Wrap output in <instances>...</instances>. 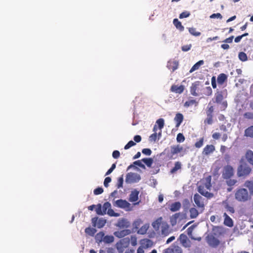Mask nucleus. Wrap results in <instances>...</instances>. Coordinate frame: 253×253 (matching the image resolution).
Returning <instances> with one entry per match:
<instances>
[{
	"instance_id": "nucleus-37",
	"label": "nucleus",
	"mask_w": 253,
	"mask_h": 253,
	"mask_svg": "<svg viewBox=\"0 0 253 253\" xmlns=\"http://www.w3.org/2000/svg\"><path fill=\"white\" fill-rule=\"evenodd\" d=\"M245 136L252 138L253 137V126H250L245 129Z\"/></svg>"
},
{
	"instance_id": "nucleus-60",
	"label": "nucleus",
	"mask_w": 253,
	"mask_h": 253,
	"mask_svg": "<svg viewBox=\"0 0 253 253\" xmlns=\"http://www.w3.org/2000/svg\"><path fill=\"white\" fill-rule=\"evenodd\" d=\"M213 116H207V118L205 120V123L208 125H211L212 123Z\"/></svg>"
},
{
	"instance_id": "nucleus-13",
	"label": "nucleus",
	"mask_w": 253,
	"mask_h": 253,
	"mask_svg": "<svg viewBox=\"0 0 253 253\" xmlns=\"http://www.w3.org/2000/svg\"><path fill=\"white\" fill-rule=\"evenodd\" d=\"M179 240L181 245L185 248L190 247L191 246V243L190 240L188 239L187 236L184 234H181L179 237Z\"/></svg>"
},
{
	"instance_id": "nucleus-33",
	"label": "nucleus",
	"mask_w": 253,
	"mask_h": 253,
	"mask_svg": "<svg viewBox=\"0 0 253 253\" xmlns=\"http://www.w3.org/2000/svg\"><path fill=\"white\" fill-rule=\"evenodd\" d=\"M244 186L248 188L249 190V193L251 196H253V181L247 180L244 183Z\"/></svg>"
},
{
	"instance_id": "nucleus-14",
	"label": "nucleus",
	"mask_w": 253,
	"mask_h": 253,
	"mask_svg": "<svg viewBox=\"0 0 253 253\" xmlns=\"http://www.w3.org/2000/svg\"><path fill=\"white\" fill-rule=\"evenodd\" d=\"M194 201L198 208H204V204L203 201V198L198 194L197 193L194 195Z\"/></svg>"
},
{
	"instance_id": "nucleus-63",
	"label": "nucleus",
	"mask_w": 253,
	"mask_h": 253,
	"mask_svg": "<svg viewBox=\"0 0 253 253\" xmlns=\"http://www.w3.org/2000/svg\"><path fill=\"white\" fill-rule=\"evenodd\" d=\"M244 116L247 119H253V113L252 112H246Z\"/></svg>"
},
{
	"instance_id": "nucleus-4",
	"label": "nucleus",
	"mask_w": 253,
	"mask_h": 253,
	"mask_svg": "<svg viewBox=\"0 0 253 253\" xmlns=\"http://www.w3.org/2000/svg\"><path fill=\"white\" fill-rule=\"evenodd\" d=\"M213 103L220 105V109L221 111H224L227 107V102L224 100L223 95L222 91H217L215 94L214 98L212 99Z\"/></svg>"
},
{
	"instance_id": "nucleus-56",
	"label": "nucleus",
	"mask_w": 253,
	"mask_h": 253,
	"mask_svg": "<svg viewBox=\"0 0 253 253\" xmlns=\"http://www.w3.org/2000/svg\"><path fill=\"white\" fill-rule=\"evenodd\" d=\"M214 108L213 106H208L206 111L207 116H213Z\"/></svg>"
},
{
	"instance_id": "nucleus-21",
	"label": "nucleus",
	"mask_w": 253,
	"mask_h": 253,
	"mask_svg": "<svg viewBox=\"0 0 253 253\" xmlns=\"http://www.w3.org/2000/svg\"><path fill=\"white\" fill-rule=\"evenodd\" d=\"M181 207V204L179 202H175L169 205V209L171 212H175L179 211Z\"/></svg>"
},
{
	"instance_id": "nucleus-34",
	"label": "nucleus",
	"mask_w": 253,
	"mask_h": 253,
	"mask_svg": "<svg viewBox=\"0 0 253 253\" xmlns=\"http://www.w3.org/2000/svg\"><path fill=\"white\" fill-rule=\"evenodd\" d=\"M204 63V61L203 60H200L195 63L189 71L190 73H192L194 71L198 70L201 65H203Z\"/></svg>"
},
{
	"instance_id": "nucleus-15",
	"label": "nucleus",
	"mask_w": 253,
	"mask_h": 253,
	"mask_svg": "<svg viewBox=\"0 0 253 253\" xmlns=\"http://www.w3.org/2000/svg\"><path fill=\"white\" fill-rule=\"evenodd\" d=\"M208 242L210 246L213 247H217L220 243L219 240L212 235L208 237Z\"/></svg>"
},
{
	"instance_id": "nucleus-20",
	"label": "nucleus",
	"mask_w": 253,
	"mask_h": 253,
	"mask_svg": "<svg viewBox=\"0 0 253 253\" xmlns=\"http://www.w3.org/2000/svg\"><path fill=\"white\" fill-rule=\"evenodd\" d=\"M215 150V147L213 145H207L203 149L202 154L204 155L208 156L213 153Z\"/></svg>"
},
{
	"instance_id": "nucleus-32",
	"label": "nucleus",
	"mask_w": 253,
	"mask_h": 253,
	"mask_svg": "<svg viewBox=\"0 0 253 253\" xmlns=\"http://www.w3.org/2000/svg\"><path fill=\"white\" fill-rule=\"evenodd\" d=\"M180 216L181 213L180 212H178L172 215L170 217V223L172 226H174L176 224L177 219L180 217Z\"/></svg>"
},
{
	"instance_id": "nucleus-42",
	"label": "nucleus",
	"mask_w": 253,
	"mask_h": 253,
	"mask_svg": "<svg viewBox=\"0 0 253 253\" xmlns=\"http://www.w3.org/2000/svg\"><path fill=\"white\" fill-rule=\"evenodd\" d=\"M141 161L144 162L145 165L148 167H151L152 164L153 163V160L152 158H143L141 160Z\"/></svg>"
},
{
	"instance_id": "nucleus-47",
	"label": "nucleus",
	"mask_w": 253,
	"mask_h": 253,
	"mask_svg": "<svg viewBox=\"0 0 253 253\" xmlns=\"http://www.w3.org/2000/svg\"><path fill=\"white\" fill-rule=\"evenodd\" d=\"M124 183V176L123 175H122L120 177H119L118 179V181L117 183V187L119 189L120 188L123 187Z\"/></svg>"
},
{
	"instance_id": "nucleus-50",
	"label": "nucleus",
	"mask_w": 253,
	"mask_h": 253,
	"mask_svg": "<svg viewBox=\"0 0 253 253\" xmlns=\"http://www.w3.org/2000/svg\"><path fill=\"white\" fill-rule=\"evenodd\" d=\"M197 104V102L195 99H190L186 101L184 104V106L185 107H188L190 106Z\"/></svg>"
},
{
	"instance_id": "nucleus-26",
	"label": "nucleus",
	"mask_w": 253,
	"mask_h": 253,
	"mask_svg": "<svg viewBox=\"0 0 253 253\" xmlns=\"http://www.w3.org/2000/svg\"><path fill=\"white\" fill-rule=\"evenodd\" d=\"M183 116L181 113H178L175 115L174 121L176 123V127H178L183 121Z\"/></svg>"
},
{
	"instance_id": "nucleus-18",
	"label": "nucleus",
	"mask_w": 253,
	"mask_h": 253,
	"mask_svg": "<svg viewBox=\"0 0 253 253\" xmlns=\"http://www.w3.org/2000/svg\"><path fill=\"white\" fill-rule=\"evenodd\" d=\"M159 128V131L158 132V139L162 136V129L164 127L165 125L164 120L162 118L159 119L157 120L156 124Z\"/></svg>"
},
{
	"instance_id": "nucleus-35",
	"label": "nucleus",
	"mask_w": 253,
	"mask_h": 253,
	"mask_svg": "<svg viewBox=\"0 0 253 253\" xmlns=\"http://www.w3.org/2000/svg\"><path fill=\"white\" fill-rule=\"evenodd\" d=\"M105 234L103 232H100L97 233L95 236V239L97 243H101L103 241Z\"/></svg>"
},
{
	"instance_id": "nucleus-25",
	"label": "nucleus",
	"mask_w": 253,
	"mask_h": 253,
	"mask_svg": "<svg viewBox=\"0 0 253 253\" xmlns=\"http://www.w3.org/2000/svg\"><path fill=\"white\" fill-rule=\"evenodd\" d=\"M224 233V228L221 226H216L213 228L212 235L219 237Z\"/></svg>"
},
{
	"instance_id": "nucleus-12",
	"label": "nucleus",
	"mask_w": 253,
	"mask_h": 253,
	"mask_svg": "<svg viewBox=\"0 0 253 253\" xmlns=\"http://www.w3.org/2000/svg\"><path fill=\"white\" fill-rule=\"evenodd\" d=\"M163 253H182V251L178 246L172 245L169 248L164 250Z\"/></svg>"
},
{
	"instance_id": "nucleus-9",
	"label": "nucleus",
	"mask_w": 253,
	"mask_h": 253,
	"mask_svg": "<svg viewBox=\"0 0 253 253\" xmlns=\"http://www.w3.org/2000/svg\"><path fill=\"white\" fill-rule=\"evenodd\" d=\"M234 171L233 167L230 165L225 166L223 169L222 176L223 179L230 178L234 175Z\"/></svg>"
},
{
	"instance_id": "nucleus-17",
	"label": "nucleus",
	"mask_w": 253,
	"mask_h": 253,
	"mask_svg": "<svg viewBox=\"0 0 253 253\" xmlns=\"http://www.w3.org/2000/svg\"><path fill=\"white\" fill-rule=\"evenodd\" d=\"M140 246L144 249L152 247L153 245V242L148 239H142L140 241Z\"/></svg>"
},
{
	"instance_id": "nucleus-52",
	"label": "nucleus",
	"mask_w": 253,
	"mask_h": 253,
	"mask_svg": "<svg viewBox=\"0 0 253 253\" xmlns=\"http://www.w3.org/2000/svg\"><path fill=\"white\" fill-rule=\"evenodd\" d=\"M96 208L95 210L96 212L98 215H104L103 210H102V207L100 204H98L96 206Z\"/></svg>"
},
{
	"instance_id": "nucleus-55",
	"label": "nucleus",
	"mask_w": 253,
	"mask_h": 253,
	"mask_svg": "<svg viewBox=\"0 0 253 253\" xmlns=\"http://www.w3.org/2000/svg\"><path fill=\"white\" fill-rule=\"evenodd\" d=\"M129 239L131 246H135L137 245V238L135 236H131Z\"/></svg>"
},
{
	"instance_id": "nucleus-29",
	"label": "nucleus",
	"mask_w": 253,
	"mask_h": 253,
	"mask_svg": "<svg viewBox=\"0 0 253 253\" xmlns=\"http://www.w3.org/2000/svg\"><path fill=\"white\" fill-rule=\"evenodd\" d=\"M158 127L156 125H155L153 129V131L154 132L149 136V141L151 142H155L157 138L158 137V133H157Z\"/></svg>"
},
{
	"instance_id": "nucleus-8",
	"label": "nucleus",
	"mask_w": 253,
	"mask_h": 253,
	"mask_svg": "<svg viewBox=\"0 0 253 253\" xmlns=\"http://www.w3.org/2000/svg\"><path fill=\"white\" fill-rule=\"evenodd\" d=\"M251 171V168L247 164L241 165L237 169V175L239 177H245L249 175Z\"/></svg>"
},
{
	"instance_id": "nucleus-46",
	"label": "nucleus",
	"mask_w": 253,
	"mask_h": 253,
	"mask_svg": "<svg viewBox=\"0 0 253 253\" xmlns=\"http://www.w3.org/2000/svg\"><path fill=\"white\" fill-rule=\"evenodd\" d=\"M238 57L239 59L243 62L246 61L248 60L247 54L244 52H240L239 53Z\"/></svg>"
},
{
	"instance_id": "nucleus-19",
	"label": "nucleus",
	"mask_w": 253,
	"mask_h": 253,
	"mask_svg": "<svg viewBox=\"0 0 253 253\" xmlns=\"http://www.w3.org/2000/svg\"><path fill=\"white\" fill-rule=\"evenodd\" d=\"M178 62L174 60H170L167 63V67L172 72L176 70L178 66Z\"/></svg>"
},
{
	"instance_id": "nucleus-24",
	"label": "nucleus",
	"mask_w": 253,
	"mask_h": 253,
	"mask_svg": "<svg viewBox=\"0 0 253 253\" xmlns=\"http://www.w3.org/2000/svg\"><path fill=\"white\" fill-rule=\"evenodd\" d=\"M139 191L136 189L132 191L131 192L130 194L129 195V197L128 200L130 202H135L138 200V195Z\"/></svg>"
},
{
	"instance_id": "nucleus-3",
	"label": "nucleus",
	"mask_w": 253,
	"mask_h": 253,
	"mask_svg": "<svg viewBox=\"0 0 253 253\" xmlns=\"http://www.w3.org/2000/svg\"><path fill=\"white\" fill-rule=\"evenodd\" d=\"M170 148V150L168 148L165 149L162 153L163 154H166L169 160L173 159L174 155L182 152L183 150V147L179 144L172 145Z\"/></svg>"
},
{
	"instance_id": "nucleus-23",
	"label": "nucleus",
	"mask_w": 253,
	"mask_h": 253,
	"mask_svg": "<svg viewBox=\"0 0 253 253\" xmlns=\"http://www.w3.org/2000/svg\"><path fill=\"white\" fill-rule=\"evenodd\" d=\"M223 217H224L223 224L229 227H232L233 226V221L232 218L229 217L226 213H224Z\"/></svg>"
},
{
	"instance_id": "nucleus-5",
	"label": "nucleus",
	"mask_w": 253,
	"mask_h": 253,
	"mask_svg": "<svg viewBox=\"0 0 253 253\" xmlns=\"http://www.w3.org/2000/svg\"><path fill=\"white\" fill-rule=\"evenodd\" d=\"M204 89V84L200 81H196L192 83L190 87L191 94L194 96L202 95Z\"/></svg>"
},
{
	"instance_id": "nucleus-41",
	"label": "nucleus",
	"mask_w": 253,
	"mask_h": 253,
	"mask_svg": "<svg viewBox=\"0 0 253 253\" xmlns=\"http://www.w3.org/2000/svg\"><path fill=\"white\" fill-rule=\"evenodd\" d=\"M212 91L211 88L210 86L204 87V89L203 90L202 95L204 94L207 96L211 95L212 94Z\"/></svg>"
},
{
	"instance_id": "nucleus-64",
	"label": "nucleus",
	"mask_w": 253,
	"mask_h": 253,
	"mask_svg": "<svg viewBox=\"0 0 253 253\" xmlns=\"http://www.w3.org/2000/svg\"><path fill=\"white\" fill-rule=\"evenodd\" d=\"M111 181V178L110 177H106L104 181V185L105 187H108V184Z\"/></svg>"
},
{
	"instance_id": "nucleus-61",
	"label": "nucleus",
	"mask_w": 253,
	"mask_h": 253,
	"mask_svg": "<svg viewBox=\"0 0 253 253\" xmlns=\"http://www.w3.org/2000/svg\"><path fill=\"white\" fill-rule=\"evenodd\" d=\"M225 209L227 210V211L229 212L230 213H233L235 212L234 209L233 207L230 206L228 204H227L225 206Z\"/></svg>"
},
{
	"instance_id": "nucleus-27",
	"label": "nucleus",
	"mask_w": 253,
	"mask_h": 253,
	"mask_svg": "<svg viewBox=\"0 0 253 253\" xmlns=\"http://www.w3.org/2000/svg\"><path fill=\"white\" fill-rule=\"evenodd\" d=\"M116 225L120 228H127L129 226V224L126 219L122 218L118 221Z\"/></svg>"
},
{
	"instance_id": "nucleus-7",
	"label": "nucleus",
	"mask_w": 253,
	"mask_h": 253,
	"mask_svg": "<svg viewBox=\"0 0 253 253\" xmlns=\"http://www.w3.org/2000/svg\"><path fill=\"white\" fill-rule=\"evenodd\" d=\"M114 205L118 208L123 209L127 211H131L133 210V206L125 200H118L115 202Z\"/></svg>"
},
{
	"instance_id": "nucleus-22",
	"label": "nucleus",
	"mask_w": 253,
	"mask_h": 253,
	"mask_svg": "<svg viewBox=\"0 0 253 253\" xmlns=\"http://www.w3.org/2000/svg\"><path fill=\"white\" fill-rule=\"evenodd\" d=\"M184 89V87L183 85H178L175 84H173L171 85L170 87V91L173 92H175L176 93L181 94L182 93Z\"/></svg>"
},
{
	"instance_id": "nucleus-51",
	"label": "nucleus",
	"mask_w": 253,
	"mask_h": 253,
	"mask_svg": "<svg viewBox=\"0 0 253 253\" xmlns=\"http://www.w3.org/2000/svg\"><path fill=\"white\" fill-rule=\"evenodd\" d=\"M204 141V137L201 138L199 140V141H197L195 143V145H194L195 147L197 148H201L203 145Z\"/></svg>"
},
{
	"instance_id": "nucleus-57",
	"label": "nucleus",
	"mask_w": 253,
	"mask_h": 253,
	"mask_svg": "<svg viewBox=\"0 0 253 253\" xmlns=\"http://www.w3.org/2000/svg\"><path fill=\"white\" fill-rule=\"evenodd\" d=\"M135 142H134L132 140H130L125 146L124 149L127 150L130 148V147L135 145Z\"/></svg>"
},
{
	"instance_id": "nucleus-6",
	"label": "nucleus",
	"mask_w": 253,
	"mask_h": 253,
	"mask_svg": "<svg viewBox=\"0 0 253 253\" xmlns=\"http://www.w3.org/2000/svg\"><path fill=\"white\" fill-rule=\"evenodd\" d=\"M130 239L128 237L124 238L117 242L116 247L119 253H123L125 249L128 247Z\"/></svg>"
},
{
	"instance_id": "nucleus-39",
	"label": "nucleus",
	"mask_w": 253,
	"mask_h": 253,
	"mask_svg": "<svg viewBox=\"0 0 253 253\" xmlns=\"http://www.w3.org/2000/svg\"><path fill=\"white\" fill-rule=\"evenodd\" d=\"M181 169V164L180 162H176L175 163L174 167L171 169L170 172L171 173H174L176 172L177 170Z\"/></svg>"
},
{
	"instance_id": "nucleus-1",
	"label": "nucleus",
	"mask_w": 253,
	"mask_h": 253,
	"mask_svg": "<svg viewBox=\"0 0 253 253\" xmlns=\"http://www.w3.org/2000/svg\"><path fill=\"white\" fill-rule=\"evenodd\" d=\"M211 177L209 175L203 179V182L198 186V192L203 196L210 198L213 197V195L208 191L210 190L211 184Z\"/></svg>"
},
{
	"instance_id": "nucleus-48",
	"label": "nucleus",
	"mask_w": 253,
	"mask_h": 253,
	"mask_svg": "<svg viewBox=\"0 0 253 253\" xmlns=\"http://www.w3.org/2000/svg\"><path fill=\"white\" fill-rule=\"evenodd\" d=\"M114 240V238L113 236H105L103 242L105 243H111Z\"/></svg>"
},
{
	"instance_id": "nucleus-44",
	"label": "nucleus",
	"mask_w": 253,
	"mask_h": 253,
	"mask_svg": "<svg viewBox=\"0 0 253 253\" xmlns=\"http://www.w3.org/2000/svg\"><path fill=\"white\" fill-rule=\"evenodd\" d=\"M148 226L146 225H143L138 231L137 233L141 235L146 233Z\"/></svg>"
},
{
	"instance_id": "nucleus-59",
	"label": "nucleus",
	"mask_w": 253,
	"mask_h": 253,
	"mask_svg": "<svg viewBox=\"0 0 253 253\" xmlns=\"http://www.w3.org/2000/svg\"><path fill=\"white\" fill-rule=\"evenodd\" d=\"M190 15V13L188 11H184L182 12L180 15H179V18L182 19L184 18H187L189 17Z\"/></svg>"
},
{
	"instance_id": "nucleus-49",
	"label": "nucleus",
	"mask_w": 253,
	"mask_h": 253,
	"mask_svg": "<svg viewBox=\"0 0 253 253\" xmlns=\"http://www.w3.org/2000/svg\"><path fill=\"white\" fill-rule=\"evenodd\" d=\"M107 214L110 216L114 217H118L120 215L119 213L115 212L111 208L107 211Z\"/></svg>"
},
{
	"instance_id": "nucleus-43",
	"label": "nucleus",
	"mask_w": 253,
	"mask_h": 253,
	"mask_svg": "<svg viewBox=\"0 0 253 253\" xmlns=\"http://www.w3.org/2000/svg\"><path fill=\"white\" fill-rule=\"evenodd\" d=\"M188 31L192 35L196 37L199 36L201 34L200 32L197 31L196 28H189Z\"/></svg>"
},
{
	"instance_id": "nucleus-2",
	"label": "nucleus",
	"mask_w": 253,
	"mask_h": 253,
	"mask_svg": "<svg viewBox=\"0 0 253 253\" xmlns=\"http://www.w3.org/2000/svg\"><path fill=\"white\" fill-rule=\"evenodd\" d=\"M235 198L238 202H245L250 200L252 196L246 189L241 188L237 189L235 193Z\"/></svg>"
},
{
	"instance_id": "nucleus-40",
	"label": "nucleus",
	"mask_w": 253,
	"mask_h": 253,
	"mask_svg": "<svg viewBox=\"0 0 253 253\" xmlns=\"http://www.w3.org/2000/svg\"><path fill=\"white\" fill-rule=\"evenodd\" d=\"M190 216L191 218H196L199 214L198 210L195 208H192L189 210Z\"/></svg>"
},
{
	"instance_id": "nucleus-58",
	"label": "nucleus",
	"mask_w": 253,
	"mask_h": 253,
	"mask_svg": "<svg viewBox=\"0 0 253 253\" xmlns=\"http://www.w3.org/2000/svg\"><path fill=\"white\" fill-rule=\"evenodd\" d=\"M103 189L102 187H98L93 191L94 195H97L102 194L103 192Z\"/></svg>"
},
{
	"instance_id": "nucleus-36",
	"label": "nucleus",
	"mask_w": 253,
	"mask_h": 253,
	"mask_svg": "<svg viewBox=\"0 0 253 253\" xmlns=\"http://www.w3.org/2000/svg\"><path fill=\"white\" fill-rule=\"evenodd\" d=\"M173 23L176 28L179 30L180 31H183L184 30V26H182L181 23L177 19H174Z\"/></svg>"
},
{
	"instance_id": "nucleus-30",
	"label": "nucleus",
	"mask_w": 253,
	"mask_h": 253,
	"mask_svg": "<svg viewBox=\"0 0 253 253\" xmlns=\"http://www.w3.org/2000/svg\"><path fill=\"white\" fill-rule=\"evenodd\" d=\"M245 157L247 162L253 166V152L252 150H248L245 154Z\"/></svg>"
},
{
	"instance_id": "nucleus-62",
	"label": "nucleus",
	"mask_w": 253,
	"mask_h": 253,
	"mask_svg": "<svg viewBox=\"0 0 253 253\" xmlns=\"http://www.w3.org/2000/svg\"><path fill=\"white\" fill-rule=\"evenodd\" d=\"M142 153L145 155L150 156L152 153V151L150 149L144 148L142 149Z\"/></svg>"
},
{
	"instance_id": "nucleus-28",
	"label": "nucleus",
	"mask_w": 253,
	"mask_h": 253,
	"mask_svg": "<svg viewBox=\"0 0 253 253\" xmlns=\"http://www.w3.org/2000/svg\"><path fill=\"white\" fill-rule=\"evenodd\" d=\"M195 227H196V225H192L191 226H190L189 228H188V229H187V234L191 239L194 240H197V241H201V237L195 238L192 235L193 231L194 229L195 228Z\"/></svg>"
},
{
	"instance_id": "nucleus-38",
	"label": "nucleus",
	"mask_w": 253,
	"mask_h": 253,
	"mask_svg": "<svg viewBox=\"0 0 253 253\" xmlns=\"http://www.w3.org/2000/svg\"><path fill=\"white\" fill-rule=\"evenodd\" d=\"M84 232L86 234L93 236L96 232V230L94 228L88 227L85 229Z\"/></svg>"
},
{
	"instance_id": "nucleus-31",
	"label": "nucleus",
	"mask_w": 253,
	"mask_h": 253,
	"mask_svg": "<svg viewBox=\"0 0 253 253\" xmlns=\"http://www.w3.org/2000/svg\"><path fill=\"white\" fill-rule=\"evenodd\" d=\"M227 76L224 73L220 74L217 78V82L219 85H222L227 80Z\"/></svg>"
},
{
	"instance_id": "nucleus-10",
	"label": "nucleus",
	"mask_w": 253,
	"mask_h": 253,
	"mask_svg": "<svg viewBox=\"0 0 253 253\" xmlns=\"http://www.w3.org/2000/svg\"><path fill=\"white\" fill-rule=\"evenodd\" d=\"M140 176L139 174L133 172H129L126 174V181L128 183H132L138 182L140 180Z\"/></svg>"
},
{
	"instance_id": "nucleus-54",
	"label": "nucleus",
	"mask_w": 253,
	"mask_h": 253,
	"mask_svg": "<svg viewBox=\"0 0 253 253\" xmlns=\"http://www.w3.org/2000/svg\"><path fill=\"white\" fill-rule=\"evenodd\" d=\"M226 183L229 186H232L234 185L237 182V180L234 179H226Z\"/></svg>"
},
{
	"instance_id": "nucleus-53",
	"label": "nucleus",
	"mask_w": 253,
	"mask_h": 253,
	"mask_svg": "<svg viewBox=\"0 0 253 253\" xmlns=\"http://www.w3.org/2000/svg\"><path fill=\"white\" fill-rule=\"evenodd\" d=\"M185 140V137L181 133H179L177 135L176 141L177 142H183Z\"/></svg>"
},
{
	"instance_id": "nucleus-16",
	"label": "nucleus",
	"mask_w": 253,
	"mask_h": 253,
	"mask_svg": "<svg viewBox=\"0 0 253 253\" xmlns=\"http://www.w3.org/2000/svg\"><path fill=\"white\" fill-rule=\"evenodd\" d=\"M131 233L129 229H124L121 231H117L114 233V235L119 238H122Z\"/></svg>"
},
{
	"instance_id": "nucleus-45",
	"label": "nucleus",
	"mask_w": 253,
	"mask_h": 253,
	"mask_svg": "<svg viewBox=\"0 0 253 253\" xmlns=\"http://www.w3.org/2000/svg\"><path fill=\"white\" fill-rule=\"evenodd\" d=\"M111 207V204L108 202H106L103 204V205L102 206V210H103V214H106L107 210H108L109 209H110Z\"/></svg>"
},
{
	"instance_id": "nucleus-11",
	"label": "nucleus",
	"mask_w": 253,
	"mask_h": 253,
	"mask_svg": "<svg viewBox=\"0 0 253 253\" xmlns=\"http://www.w3.org/2000/svg\"><path fill=\"white\" fill-rule=\"evenodd\" d=\"M91 223L94 227L101 228L105 226L106 220L103 218H99L98 217H94L91 219Z\"/></svg>"
}]
</instances>
